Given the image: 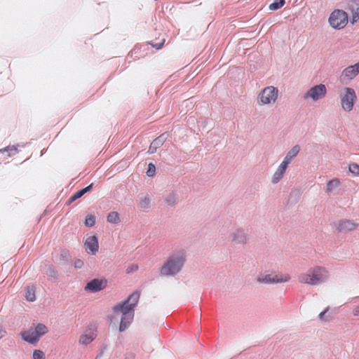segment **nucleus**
I'll use <instances>...</instances> for the list:
<instances>
[{
    "instance_id": "nucleus-1",
    "label": "nucleus",
    "mask_w": 359,
    "mask_h": 359,
    "mask_svg": "<svg viewBox=\"0 0 359 359\" xmlns=\"http://www.w3.org/2000/svg\"><path fill=\"white\" fill-rule=\"evenodd\" d=\"M140 298V291L136 290L130 294L125 299L119 302L112 307L114 313H121V317L118 331L123 332L132 324L135 309Z\"/></svg>"
},
{
    "instance_id": "nucleus-2",
    "label": "nucleus",
    "mask_w": 359,
    "mask_h": 359,
    "mask_svg": "<svg viewBox=\"0 0 359 359\" xmlns=\"http://www.w3.org/2000/svg\"><path fill=\"white\" fill-rule=\"evenodd\" d=\"M186 262V255L184 250L171 255L160 269L162 276H175L179 273Z\"/></svg>"
},
{
    "instance_id": "nucleus-3",
    "label": "nucleus",
    "mask_w": 359,
    "mask_h": 359,
    "mask_svg": "<svg viewBox=\"0 0 359 359\" xmlns=\"http://www.w3.org/2000/svg\"><path fill=\"white\" fill-rule=\"evenodd\" d=\"M327 277V271L325 268L316 266L309 270L307 273L301 274L299 280L302 283L317 285L325 282Z\"/></svg>"
},
{
    "instance_id": "nucleus-4",
    "label": "nucleus",
    "mask_w": 359,
    "mask_h": 359,
    "mask_svg": "<svg viewBox=\"0 0 359 359\" xmlns=\"http://www.w3.org/2000/svg\"><path fill=\"white\" fill-rule=\"evenodd\" d=\"M48 329L43 323H39L34 327H29V330L21 332V339L31 345H36L40 339L47 334Z\"/></svg>"
},
{
    "instance_id": "nucleus-5",
    "label": "nucleus",
    "mask_w": 359,
    "mask_h": 359,
    "mask_svg": "<svg viewBox=\"0 0 359 359\" xmlns=\"http://www.w3.org/2000/svg\"><path fill=\"white\" fill-rule=\"evenodd\" d=\"M348 15L343 10L335 9L330 15L328 22L330 25L334 29H341L348 23Z\"/></svg>"
},
{
    "instance_id": "nucleus-6",
    "label": "nucleus",
    "mask_w": 359,
    "mask_h": 359,
    "mask_svg": "<svg viewBox=\"0 0 359 359\" xmlns=\"http://www.w3.org/2000/svg\"><path fill=\"white\" fill-rule=\"evenodd\" d=\"M357 100V96L353 88L346 87L344 94L341 99L343 109L347 112L351 111Z\"/></svg>"
},
{
    "instance_id": "nucleus-7",
    "label": "nucleus",
    "mask_w": 359,
    "mask_h": 359,
    "mask_svg": "<svg viewBox=\"0 0 359 359\" xmlns=\"http://www.w3.org/2000/svg\"><path fill=\"white\" fill-rule=\"evenodd\" d=\"M278 90L274 86L264 88L258 95V102L262 104H268L278 98Z\"/></svg>"
},
{
    "instance_id": "nucleus-8",
    "label": "nucleus",
    "mask_w": 359,
    "mask_h": 359,
    "mask_svg": "<svg viewBox=\"0 0 359 359\" xmlns=\"http://www.w3.org/2000/svg\"><path fill=\"white\" fill-rule=\"evenodd\" d=\"M327 93L326 87L323 83H319L312 86L304 94V99L311 98L313 101L316 102L323 99Z\"/></svg>"
},
{
    "instance_id": "nucleus-9",
    "label": "nucleus",
    "mask_w": 359,
    "mask_h": 359,
    "mask_svg": "<svg viewBox=\"0 0 359 359\" xmlns=\"http://www.w3.org/2000/svg\"><path fill=\"white\" fill-rule=\"evenodd\" d=\"M107 286V280L105 278H93L88 281L84 287L86 292L95 293L104 290Z\"/></svg>"
},
{
    "instance_id": "nucleus-10",
    "label": "nucleus",
    "mask_w": 359,
    "mask_h": 359,
    "mask_svg": "<svg viewBox=\"0 0 359 359\" xmlns=\"http://www.w3.org/2000/svg\"><path fill=\"white\" fill-rule=\"evenodd\" d=\"M290 279V276L289 275H286L284 278H283L282 276L279 277L278 275L272 276L271 274H266L264 276H258L257 281L260 283L275 284L285 283L288 281Z\"/></svg>"
},
{
    "instance_id": "nucleus-11",
    "label": "nucleus",
    "mask_w": 359,
    "mask_h": 359,
    "mask_svg": "<svg viewBox=\"0 0 359 359\" xmlns=\"http://www.w3.org/2000/svg\"><path fill=\"white\" fill-rule=\"evenodd\" d=\"M86 251L92 255H95L99 250L98 237L93 235L88 237L84 242Z\"/></svg>"
},
{
    "instance_id": "nucleus-12",
    "label": "nucleus",
    "mask_w": 359,
    "mask_h": 359,
    "mask_svg": "<svg viewBox=\"0 0 359 359\" xmlns=\"http://www.w3.org/2000/svg\"><path fill=\"white\" fill-rule=\"evenodd\" d=\"M334 226L339 232L351 231L355 229L358 224L349 219H341L334 222Z\"/></svg>"
},
{
    "instance_id": "nucleus-13",
    "label": "nucleus",
    "mask_w": 359,
    "mask_h": 359,
    "mask_svg": "<svg viewBox=\"0 0 359 359\" xmlns=\"http://www.w3.org/2000/svg\"><path fill=\"white\" fill-rule=\"evenodd\" d=\"M94 184L91 183L88 186L82 188L74 193L65 202V205H69L77 199L82 197L84 194L90 192L93 188Z\"/></svg>"
},
{
    "instance_id": "nucleus-14",
    "label": "nucleus",
    "mask_w": 359,
    "mask_h": 359,
    "mask_svg": "<svg viewBox=\"0 0 359 359\" xmlns=\"http://www.w3.org/2000/svg\"><path fill=\"white\" fill-rule=\"evenodd\" d=\"M359 74V62L357 63L348 66L346 67L342 73L341 76L348 79V80L353 79Z\"/></svg>"
},
{
    "instance_id": "nucleus-15",
    "label": "nucleus",
    "mask_w": 359,
    "mask_h": 359,
    "mask_svg": "<svg viewBox=\"0 0 359 359\" xmlns=\"http://www.w3.org/2000/svg\"><path fill=\"white\" fill-rule=\"evenodd\" d=\"M300 151V147L298 144L293 146L286 154L283 160L285 162L290 164L292 160L297 156Z\"/></svg>"
},
{
    "instance_id": "nucleus-16",
    "label": "nucleus",
    "mask_w": 359,
    "mask_h": 359,
    "mask_svg": "<svg viewBox=\"0 0 359 359\" xmlns=\"http://www.w3.org/2000/svg\"><path fill=\"white\" fill-rule=\"evenodd\" d=\"M232 241L236 243H245L247 241V236L243 229H237L232 234Z\"/></svg>"
},
{
    "instance_id": "nucleus-17",
    "label": "nucleus",
    "mask_w": 359,
    "mask_h": 359,
    "mask_svg": "<svg viewBox=\"0 0 359 359\" xmlns=\"http://www.w3.org/2000/svg\"><path fill=\"white\" fill-rule=\"evenodd\" d=\"M350 6L353 12L351 23L354 24L359 20V0H354Z\"/></svg>"
},
{
    "instance_id": "nucleus-18",
    "label": "nucleus",
    "mask_w": 359,
    "mask_h": 359,
    "mask_svg": "<svg viewBox=\"0 0 359 359\" xmlns=\"http://www.w3.org/2000/svg\"><path fill=\"white\" fill-rule=\"evenodd\" d=\"M301 197V192L298 189L292 190L288 197L287 203L292 205L297 203Z\"/></svg>"
},
{
    "instance_id": "nucleus-19",
    "label": "nucleus",
    "mask_w": 359,
    "mask_h": 359,
    "mask_svg": "<svg viewBox=\"0 0 359 359\" xmlns=\"http://www.w3.org/2000/svg\"><path fill=\"white\" fill-rule=\"evenodd\" d=\"M25 297L27 302H33L36 300L35 287L32 286H27L25 287Z\"/></svg>"
},
{
    "instance_id": "nucleus-20",
    "label": "nucleus",
    "mask_w": 359,
    "mask_h": 359,
    "mask_svg": "<svg viewBox=\"0 0 359 359\" xmlns=\"http://www.w3.org/2000/svg\"><path fill=\"white\" fill-rule=\"evenodd\" d=\"M169 137V133L165 132L161 134L158 137L154 139L152 142H154V145L157 146L160 148L163 143L167 140Z\"/></svg>"
},
{
    "instance_id": "nucleus-21",
    "label": "nucleus",
    "mask_w": 359,
    "mask_h": 359,
    "mask_svg": "<svg viewBox=\"0 0 359 359\" xmlns=\"http://www.w3.org/2000/svg\"><path fill=\"white\" fill-rule=\"evenodd\" d=\"M165 202L169 206H173L177 203V195L175 191H172L169 194H168L165 198Z\"/></svg>"
},
{
    "instance_id": "nucleus-22",
    "label": "nucleus",
    "mask_w": 359,
    "mask_h": 359,
    "mask_svg": "<svg viewBox=\"0 0 359 359\" xmlns=\"http://www.w3.org/2000/svg\"><path fill=\"white\" fill-rule=\"evenodd\" d=\"M340 184V180L338 178H334L332 180H329L327 182L326 185V191L327 193L332 192L334 189H336Z\"/></svg>"
},
{
    "instance_id": "nucleus-23",
    "label": "nucleus",
    "mask_w": 359,
    "mask_h": 359,
    "mask_svg": "<svg viewBox=\"0 0 359 359\" xmlns=\"http://www.w3.org/2000/svg\"><path fill=\"white\" fill-rule=\"evenodd\" d=\"M95 337L90 334H81L79 337V342L81 345L87 346L90 344L94 339Z\"/></svg>"
},
{
    "instance_id": "nucleus-24",
    "label": "nucleus",
    "mask_w": 359,
    "mask_h": 359,
    "mask_svg": "<svg viewBox=\"0 0 359 359\" xmlns=\"http://www.w3.org/2000/svg\"><path fill=\"white\" fill-rule=\"evenodd\" d=\"M107 221L111 224H118L120 222L119 214L116 211L110 212L107 216Z\"/></svg>"
},
{
    "instance_id": "nucleus-25",
    "label": "nucleus",
    "mask_w": 359,
    "mask_h": 359,
    "mask_svg": "<svg viewBox=\"0 0 359 359\" xmlns=\"http://www.w3.org/2000/svg\"><path fill=\"white\" fill-rule=\"evenodd\" d=\"M285 4V0H274L269 6V9L272 11L281 8Z\"/></svg>"
},
{
    "instance_id": "nucleus-26",
    "label": "nucleus",
    "mask_w": 359,
    "mask_h": 359,
    "mask_svg": "<svg viewBox=\"0 0 359 359\" xmlns=\"http://www.w3.org/2000/svg\"><path fill=\"white\" fill-rule=\"evenodd\" d=\"M96 217L94 215L88 214L85 217L84 225L87 227H93L95 226Z\"/></svg>"
},
{
    "instance_id": "nucleus-27",
    "label": "nucleus",
    "mask_w": 359,
    "mask_h": 359,
    "mask_svg": "<svg viewBox=\"0 0 359 359\" xmlns=\"http://www.w3.org/2000/svg\"><path fill=\"white\" fill-rule=\"evenodd\" d=\"M4 152H8V156H11L12 155H14L17 152H18V149L16 148L15 146L13 145V146H8V147H6L3 149H0V153H4Z\"/></svg>"
},
{
    "instance_id": "nucleus-28",
    "label": "nucleus",
    "mask_w": 359,
    "mask_h": 359,
    "mask_svg": "<svg viewBox=\"0 0 359 359\" xmlns=\"http://www.w3.org/2000/svg\"><path fill=\"white\" fill-rule=\"evenodd\" d=\"M69 253L68 250H62L60 253V264H65L69 262Z\"/></svg>"
},
{
    "instance_id": "nucleus-29",
    "label": "nucleus",
    "mask_w": 359,
    "mask_h": 359,
    "mask_svg": "<svg viewBox=\"0 0 359 359\" xmlns=\"http://www.w3.org/2000/svg\"><path fill=\"white\" fill-rule=\"evenodd\" d=\"M156 165L153 163H149L147 165V169L146 171V175L149 177H154L156 174Z\"/></svg>"
},
{
    "instance_id": "nucleus-30",
    "label": "nucleus",
    "mask_w": 359,
    "mask_h": 359,
    "mask_svg": "<svg viewBox=\"0 0 359 359\" xmlns=\"http://www.w3.org/2000/svg\"><path fill=\"white\" fill-rule=\"evenodd\" d=\"M348 171L353 176H358L359 175V165L356 163H350L348 165Z\"/></svg>"
},
{
    "instance_id": "nucleus-31",
    "label": "nucleus",
    "mask_w": 359,
    "mask_h": 359,
    "mask_svg": "<svg viewBox=\"0 0 359 359\" xmlns=\"http://www.w3.org/2000/svg\"><path fill=\"white\" fill-rule=\"evenodd\" d=\"M46 273L53 279L57 278V271L50 265L48 266Z\"/></svg>"
},
{
    "instance_id": "nucleus-32",
    "label": "nucleus",
    "mask_w": 359,
    "mask_h": 359,
    "mask_svg": "<svg viewBox=\"0 0 359 359\" xmlns=\"http://www.w3.org/2000/svg\"><path fill=\"white\" fill-rule=\"evenodd\" d=\"M45 354L44 353L39 349H35L32 353V359H44Z\"/></svg>"
},
{
    "instance_id": "nucleus-33",
    "label": "nucleus",
    "mask_w": 359,
    "mask_h": 359,
    "mask_svg": "<svg viewBox=\"0 0 359 359\" xmlns=\"http://www.w3.org/2000/svg\"><path fill=\"white\" fill-rule=\"evenodd\" d=\"M150 205V199L149 197L145 196L143 199H142L140 202V207L142 209H147L149 207Z\"/></svg>"
},
{
    "instance_id": "nucleus-34",
    "label": "nucleus",
    "mask_w": 359,
    "mask_h": 359,
    "mask_svg": "<svg viewBox=\"0 0 359 359\" xmlns=\"http://www.w3.org/2000/svg\"><path fill=\"white\" fill-rule=\"evenodd\" d=\"M289 164L286 162H285L284 161H283L281 162V163L279 165L278 168H277V171L279 172L280 173H281L282 175H284V174L285 173V171L288 167Z\"/></svg>"
},
{
    "instance_id": "nucleus-35",
    "label": "nucleus",
    "mask_w": 359,
    "mask_h": 359,
    "mask_svg": "<svg viewBox=\"0 0 359 359\" xmlns=\"http://www.w3.org/2000/svg\"><path fill=\"white\" fill-rule=\"evenodd\" d=\"M283 177V175L278 172L277 170L274 172L272 179L271 182L273 184H277Z\"/></svg>"
},
{
    "instance_id": "nucleus-36",
    "label": "nucleus",
    "mask_w": 359,
    "mask_h": 359,
    "mask_svg": "<svg viewBox=\"0 0 359 359\" xmlns=\"http://www.w3.org/2000/svg\"><path fill=\"white\" fill-rule=\"evenodd\" d=\"M84 265L83 262L80 259H76L74 262V266L76 269H81Z\"/></svg>"
},
{
    "instance_id": "nucleus-37",
    "label": "nucleus",
    "mask_w": 359,
    "mask_h": 359,
    "mask_svg": "<svg viewBox=\"0 0 359 359\" xmlns=\"http://www.w3.org/2000/svg\"><path fill=\"white\" fill-rule=\"evenodd\" d=\"M157 149H158V147L156 145H154V142H151V143L149 147V149L147 151V153L149 154H153L156 151Z\"/></svg>"
},
{
    "instance_id": "nucleus-38",
    "label": "nucleus",
    "mask_w": 359,
    "mask_h": 359,
    "mask_svg": "<svg viewBox=\"0 0 359 359\" xmlns=\"http://www.w3.org/2000/svg\"><path fill=\"white\" fill-rule=\"evenodd\" d=\"M165 40L163 39L161 42L158 43H153L152 42L149 43L152 47L155 48L156 50H160L163 46Z\"/></svg>"
},
{
    "instance_id": "nucleus-39",
    "label": "nucleus",
    "mask_w": 359,
    "mask_h": 359,
    "mask_svg": "<svg viewBox=\"0 0 359 359\" xmlns=\"http://www.w3.org/2000/svg\"><path fill=\"white\" fill-rule=\"evenodd\" d=\"M137 265H130L129 266H128V268L126 269V272L127 273H132L133 271H135L137 269Z\"/></svg>"
},
{
    "instance_id": "nucleus-40",
    "label": "nucleus",
    "mask_w": 359,
    "mask_h": 359,
    "mask_svg": "<svg viewBox=\"0 0 359 359\" xmlns=\"http://www.w3.org/2000/svg\"><path fill=\"white\" fill-rule=\"evenodd\" d=\"M328 311H329V307H327L324 311L320 312V314L318 315L319 319L321 320H324L325 314Z\"/></svg>"
},
{
    "instance_id": "nucleus-41",
    "label": "nucleus",
    "mask_w": 359,
    "mask_h": 359,
    "mask_svg": "<svg viewBox=\"0 0 359 359\" xmlns=\"http://www.w3.org/2000/svg\"><path fill=\"white\" fill-rule=\"evenodd\" d=\"M107 349V346L105 345H103L100 349V353L97 354V357H96V359H97L98 358L100 357H102V355L104 354V351Z\"/></svg>"
},
{
    "instance_id": "nucleus-42",
    "label": "nucleus",
    "mask_w": 359,
    "mask_h": 359,
    "mask_svg": "<svg viewBox=\"0 0 359 359\" xmlns=\"http://www.w3.org/2000/svg\"><path fill=\"white\" fill-rule=\"evenodd\" d=\"M6 334V330L0 325V339Z\"/></svg>"
},
{
    "instance_id": "nucleus-43",
    "label": "nucleus",
    "mask_w": 359,
    "mask_h": 359,
    "mask_svg": "<svg viewBox=\"0 0 359 359\" xmlns=\"http://www.w3.org/2000/svg\"><path fill=\"white\" fill-rule=\"evenodd\" d=\"M353 314L355 316H359V304L356 306L353 310Z\"/></svg>"
},
{
    "instance_id": "nucleus-44",
    "label": "nucleus",
    "mask_w": 359,
    "mask_h": 359,
    "mask_svg": "<svg viewBox=\"0 0 359 359\" xmlns=\"http://www.w3.org/2000/svg\"><path fill=\"white\" fill-rule=\"evenodd\" d=\"M137 52V46H135V48L128 54L127 57H132L133 55V53H136Z\"/></svg>"
},
{
    "instance_id": "nucleus-45",
    "label": "nucleus",
    "mask_w": 359,
    "mask_h": 359,
    "mask_svg": "<svg viewBox=\"0 0 359 359\" xmlns=\"http://www.w3.org/2000/svg\"><path fill=\"white\" fill-rule=\"evenodd\" d=\"M114 318V317L113 316H108V319H109V320H110L111 321H112V320H113Z\"/></svg>"
}]
</instances>
